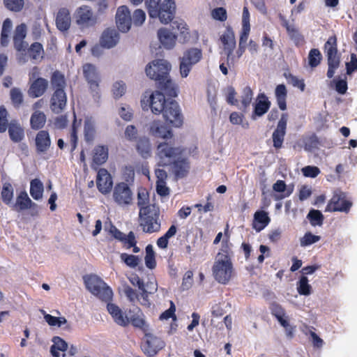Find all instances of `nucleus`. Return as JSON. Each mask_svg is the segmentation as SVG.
<instances>
[{
  "label": "nucleus",
  "mask_w": 357,
  "mask_h": 357,
  "mask_svg": "<svg viewBox=\"0 0 357 357\" xmlns=\"http://www.w3.org/2000/svg\"><path fill=\"white\" fill-rule=\"evenodd\" d=\"M185 149L175 146L169 142H162L158 145L157 155L158 166L169 167V171L176 179L185 177L190 169V162L184 155Z\"/></svg>",
  "instance_id": "nucleus-1"
},
{
  "label": "nucleus",
  "mask_w": 357,
  "mask_h": 357,
  "mask_svg": "<svg viewBox=\"0 0 357 357\" xmlns=\"http://www.w3.org/2000/svg\"><path fill=\"white\" fill-rule=\"evenodd\" d=\"M144 110L151 109L155 114H162L164 119L174 127L183 124V116L178 103L174 100H166L162 92L155 91L149 95L146 102L144 98L141 101Z\"/></svg>",
  "instance_id": "nucleus-2"
},
{
  "label": "nucleus",
  "mask_w": 357,
  "mask_h": 357,
  "mask_svg": "<svg viewBox=\"0 0 357 357\" xmlns=\"http://www.w3.org/2000/svg\"><path fill=\"white\" fill-rule=\"evenodd\" d=\"M172 66L165 59H155L145 68L146 75L155 81L158 87L170 97L177 96L178 89L169 76Z\"/></svg>",
  "instance_id": "nucleus-3"
},
{
  "label": "nucleus",
  "mask_w": 357,
  "mask_h": 357,
  "mask_svg": "<svg viewBox=\"0 0 357 357\" xmlns=\"http://www.w3.org/2000/svg\"><path fill=\"white\" fill-rule=\"evenodd\" d=\"M125 174L127 175L126 182L116 183L112 189L113 200L121 207L128 206L133 202V192L130 185L134 182V169L132 167H126Z\"/></svg>",
  "instance_id": "nucleus-4"
},
{
  "label": "nucleus",
  "mask_w": 357,
  "mask_h": 357,
  "mask_svg": "<svg viewBox=\"0 0 357 357\" xmlns=\"http://www.w3.org/2000/svg\"><path fill=\"white\" fill-rule=\"evenodd\" d=\"M149 15L151 18H159L163 24L172 21L175 15L174 0H144Z\"/></svg>",
  "instance_id": "nucleus-5"
},
{
  "label": "nucleus",
  "mask_w": 357,
  "mask_h": 357,
  "mask_svg": "<svg viewBox=\"0 0 357 357\" xmlns=\"http://www.w3.org/2000/svg\"><path fill=\"white\" fill-rule=\"evenodd\" d=\"M160 211L156 204H149L146 208L139 209V226L145 233L152 234L160 229Z\"/></svg>",
  "instance_id": "nucleus-6"
},
{
  "label": "nucleus",
  "mask_w": 357,
  "mask_h": 357,
  "mask_svg": "<svg viewBox=\"0 0 357 357\" xmlns=\"http://www.w3.org/2000/svg\"><path fill=\"white\" fill-rule=\"evenodd\" d=\"M86 288L95 296L104 302H110L113 297L112 289L96 275H85L83 278Z\"/></svg>",
  "instance_id": "nucleus-7"
},
{
  "label": "nucleus",
  "mask_w": 357,
  "mask_h": 357,
  "mask_svg": "<svg viewBox=\"0 0 357 357\" xmlns=\"http://www.w3.org/2000/svg\"><path fill=\"white\" fill-rule=\"evenodd\" d=\"M215 280L223 284H227L234 274V267L231 260L215 258L212 267Z\"/></svg>",
  "instance_id": "nucleus-8"
},
{
  "label": "nucleus",
  "mask_w": 357,
  "mask_h": 357,
  "mask_svg": "<svg viewBox=\"0 0 357 357\" xmlns=\"http://www.w3.org/2000/svg\"><path fill=\"white\" fill-rule=\"evenodd\" d=\"M83 75L89 85V91L95 100H99L100 77L95 66L86 63L83 66Z\"/></svg>",
  "instance_id": "nucleus-9"
},
{
  "label": "nucleus",
  "mask_w": 357,
  "mask_h": 357,
  "mask_svg": "<svg viewBox=\"0 0 357 357\" xmlns=\"http://www.w3.org/2000/svg\"><path fill=\"white\" fill-rule=\"evenodd\" d=\"M202 57V50L198 48H190L183 52L180 57V73L182 77L188 76L192 68L198 63Z\"/></svg>",
  "instance_id": "nucleus-10"
},
{
  "label": "nucleus",
  "mask_w": 357,
  "mask_h": 357,
  "mask_svg": "<svg viewBox=\"0 0 357 357\" xmlns=\"http://www.w3.org/2000/svg\"><path fill=\"white\" fill-rule=\"evenodd\" d=\"M269 309L271 314L278 320L280 324L284 328L286 335L292 338L294 335L296 326H291L289 322V317L286 314L285 310L281 305L276 302L271 303Z\"/></svg>",
  "instance_id": "nucleus-11"
},
{
  "label": "nucleus",
  "mask_w": 357,
  "mask_h": 357,
  "mask_svg": "<svg viewBox=\"0 0 357 357\" xmlns=\"http://www.w3.org/2000/svg\"><path fill=\"white\" fill-rule=\"evenodd\" d=\"M38 70L36 67L33 68V72L29 75L30 81L33 79L31 83L28 94L31 98H36L44 95L48 88V81L43 77H37Z\"/></svg>",
  "instance_id": "nucleus-12"
},
{
  "label": "nucleus",
  "mask_w": 357,
  "mask_h": 357,
  "mask_svg": "<svg viewBox=\"0 0 357 357\" xmlns=\"http://www.w3.org/2000/svg\"><path fill=\"white\" fill-rule=\"evenodd\" d=\"M352 202L348 200L343 192L335 193L326 205L325 212H343L348 213Z\"/></svg>",
  "instance_id": "nucleus-13"
},
{
  "label": "nucleus",
  "mask_w": 357,
  "mask_h": 357,
  "mask_svg": "<svg viewBox=\"0 0 357 357\" xmlns=\"http://www.w3.org/2000/svg\"><path fill=\"white\" fill-rule=\"evenodd\" d=\"M165 346V343L161 338L145 333L144 340L142 344V349L145 355L154 357Z\"/></svg>",
  "instance_id": "nucleus-14"
},
{
  "label": "nucleus",
  "mask_w": 357,
  "mask_h": 357,
  "mask_svg": "<svg viewBox=\"0 0 357 357\" xmlns=\"http://www.w3.org/2000/svg\"><path fill=\"white\" fill-rule=\"evenodd\" d=\"M324 52L327 56L328 66L339 67L340 63V56L337 50V40L335 35L328 38L324 44Z\"/></svg>",
  "instance_id": "nucleus-15"
},
{
  "label": "nucleus",
  "mask_w": 357,
  "mask_h": 357,
  "mask_svg": "<svg viewBox=\"0 0 357 357\" xmlns=\"http://www.w3.org/2000/svg\"><path fill=\"white\" fill-rule=\"evenodd\" d=\"M288 114L283 113L272 134L273 146L275 149L282 147L287 132Z\"/></svg>",
  "instance_id": "nucleus-16"
},
{
  "label": "nucleus",
  "mask_w": 357,
  "mask_h": 357,
  "mask_svg": "<svg viewBox=\"0 0 357 357\" xmlns=\"http://www.w3.org/2000/svg\"><path fill=\"white\" fill-rule=\"evenodd\" d=\"M36 153L39 155L45 154L50 149L52 140L50 135L47 130H40L36 134L34 138Z\"/></svg>",
  "instance_id": "nucleus-17"
},
{
  "label": "nucleus",
  "mask_w": 357,
  "mask_h": 357,
  "mask_svg": "<svg viewBox=\"0 0 357 357\" xmlns=\"http://www.w3.org/2000/svg\"><path fill=\"white\" fill-rule=\"evenodd\" d=\"M98 190L104 195L109 194L112 190L113 180L111 174L105 168L98 170L96 178Z\"/></svg>",
  "instance_id": "nucleus-18"
},
{
  "label": "nucleus",
  "mask_w": 357,
  "mask_h": 357,
  "mask_svg": "<svg viewBox=\"0 0 357 357\" xmlns=\"http://www.w3.org/2000/svg\"><path fill=\"white\" fill-rule=\"evenodd\" d=\"M116 23L117 28L121 32H128L132 24L130 12L126 6L118 8L116 13Z\"/></svg>",
  "instance_id": "nucleus-19"
},
{
  "label": "nucleus",
  "mask_w": 357,
  "mask_h": 357,
  "mask_svg": "<svg viewBox=\"0 0 357 357\" xmlns=\"http://www.w3.org/2000/svg\"><path fill=\"white\" fill-rule=\"evenodd\" d=\"M27 34V26L22 23L16 26L13 36V46L17 52H25L28 43L24 40Z\"/></svg>",
  "instance_id": "nucleus-20"
},
{
  "label": "nucleus",
  "mask_w": 357,
  "mask_h": 357,
  "mask_svg": "<svg viewBox=\"0 0 357 357\" xmlns=\"http://www.w3.org/2000/svg\"><path fill=\"white\" fill-rule=\"evenodd\" d=\"M67 96L65 90L58 89L53 91L50 98V107L54 114H60L66 107Z\"/></svg>",
  "instance_id": "nucleus-21"
},
{
  "label": "nucleus",
  "mask_w": 357,
  "mask_h": 357,
  "mask_svg": "<svg viewBox=\"0 0 357 357\" xmlns=\"http://www.w3.org/2000/svg\"><path fill=\"white\" fill-rule=\"evenodd\" d=\"M129 314V324L135 328L142 330L143 332L146 333L149 331V325L146 324L144 314L142 310L138 307H135L132 310H130Z\"/></svg>",
  "instance_id": "nucleus-22"
},
{
  "label": "nucleus",
  "mask_w": 357,
  "mask_h": 357,
  "mask_svg": "<svg viewBox=\"0 0 357 357\" xmlns=\"http://www.w3.org/2000/svg\"><path fill=\"white\" fill-rule=\"evenodd\" d=\"M75 18L78 24L85 26H92L96 22V18L93 16L91 9L87 6L77 8Z\"/></svg>",
  "instance_id": "nucleus-23"
},
{
  "label": "nucleus",
  "mask_w": 357,
  "mask_h": 357,
  "mask_svg": "<svg viewBox=\"0 0 357 357\" xmlns=\"http://www.w3.org/2000/svg\"><path fill=\"white\" fill-rule=\"evenodd\" d=\"M220 40L224 46V50L227 54V62H229L236 47L234 33L231 27H227L224 33L220 36Z\"/></svg>",
  "instance_id": "nucleus-24"
},
{
  "label": "nucleus",
  "mask_w": 357,
  "mask_h": 357,
  "mask_svg": "<svg viewBox=\"0 0 357 357\" xmlns=\"http://www.w3.org/2000/svg\"><path fill=\"white\" fill-rule=\"evenodd\" d=\"M150 134L158 138L169 139L173 136L171 128L159 121H153L149 128Z\"/></svg>",
  "instance_id": "nucleus-25"
},
{
  "label": "nucleus",
  "mask_w": 357,
  "mask_h": 357,
  "mask_svg": "<svg viewBox=\"0 0 357 357\" xmlns=\"http://www.w3.org/2000/svg\"><path fill=\"white\" fill-rule=\"evenodd\" d=\"M36 207L37 204L31 201L25 190H22L17 195L15 202L12 204V208L17 212Z\"/></svg>",
  "instance_id": "nucleus-26"
},
{
  "label": "nucleus",
  "mask_w": 357,
  "mask_h": 357,
  "mask_svg": "<svg viewBox=\"0 0 357 357\" xmlns=\"http://www.w3.org/2000/svg\"><path fill=\"white\" fill-rule=\"evenodd\" d=\"M158 39L165 49L171 50L175 45L177 36L166 28H161L158 31Z\"/></svg>",
  "instance_id": "nucleus-27"
},
{
  "label": "nucleus",
  "mask_w": 357,
  "mask_h": 357,
  "mask_svg": "<svg viewBox=\"0 0 357 357\" xmlns=\"http://www.w3.org/2000/svg\"><path fill=\"white\" fill-rule=\"evenodd\" d=\"M119 39V33L115 29L107 28L102 32L100 43L103 47L111 48L116 45Z\"/></svg>",
  "instance_id": "nucleus-28"
},
{
  "label": "nucleus",
  "mask_w": 357,
  "mask_h": 357,
  "mask_svg": "<svg viewBox=\"0 0 357 357\" xmlns=\"http://www.w3.org/2000/svg\"><path fill=\"white\" fill-rule=\"evenodd\" d=\"M258 98L259 100L254 106V110L252 114V118L253 119H255V116H263L268 111L271 107V102L264 93H260L258 96Z\"/></svg>",
  "instance_id": "nucleus-29"
},
{
  "label": "nucleus",
  "mask_w": 357,
  "mask_h": 357,
  "mask_svg": "<svg viewBox=\"0 0 357 357\" xmlns=\"http://www.w3.org/2000/svg\"><path fill=\"white\" fill-rule=\"evenodd\" d=\"M271 219L267 212L259 210L254 214L252 223V228L257 232L263 230L270 222Z\"/></svg>",
  "instance_id": "nucleus-30"
},
{
  "label": "nucleus",
  "mask_w": 357,
  "mask_h": 357,
  "mask_svg": "<svg viewBox=\"0 0 357 357\" xmlns=\"http://www.w3.org/2000/svg\"><path fill=\"white\" fill-rule=\"evenodd\" d=\"M10 140L14 143L20 142L24 137V130L17 120H12L7 128Z\"/></svg>",
  "instance_id": "nucleus-31"
},
{
  "label": "nucleus",
  "mask_w": 357,
  "mask_h": 357,
  "mask_svg": "<svg viewBox=\"0 0 357 357\" xmlns=\"http://www.w3.org/2000/svg\"><path fill=\"white\" fill-rule=\"evenodd\" d=\"M70 15L68 9L61 8L56 17V25L61 31H67L70 26Z\"/></svg>",
  "instance_id": "nucleus-32"
},
{
  "label": "nucleus",
  "mask_w": 357,
  "mask_h": 357,
  "mask_svg": "<svg viewBox=\"0 0 357 357\" xmlns=\"http://www.w3.org/2000/svg\"><path fill=\"white\" fill-rule=\"evenodd\" d=\"M82 119L78 121L74 113V119L70 130L69 142L70 145V153L76 149L78 144V130L81 126Z\"/></svg>",
  "instance_id": "nucleus-33"
},
{
  "label": "nucleus",
  "mask_w": 357,
  "mask_h": 357,
  "mask_svg": "<svg viewBox=\"0 0 357 357\" xmlns=\"http://www.w3.org/2000/svg\"><path fill=\"white\" fill-rule=\"evenodd\" d=\"M136 142V149L139 155L145 159L149 158L151 155V146L149 138L141 137Z\"/></svg>",
  "instance_id": "nucleus-34"
},
{
  "label": "nucleus",
  "mask_w": 357,
  "mask_h": 357,
  "mask_svg": "<svg viewBox=\"0 0 357 357\" xmlns=\"http://www.w3.org/2000/svg\"><path fill=\"white\" fill-rule=\"evenodd\" d=\"M50 84L53 91L64 90L66 86V80L63 73L59 70L54 71L50 77Z\"/></svg>",
  "instance_id": "nucleus-35"
},
{
  "label": "nucleus",
  "mask_w": 357,
  "mask_h": 357,
  "mask_svg": "<svg viewBox=\"0 0 357 357\" xmlns=\"http://www.w3.org/2000/svg\"><path fill=\"white\" fill-rule=\"evenodd\" d=\"M13 29V22L10 18L3 20L1 36L0 43L2 47H7L10 41V34Z\"/></svg>",
  "instance_id": "nucleus-36"
},
{
  "label": "nucleus",
  "mask_w": 357,
  "mask_h": 357,
  "mask_svg": "<svg viewBox=\"0 0 357 357\" xmlns=\"http://www.w3.org/2000/svg\"><path fill=\"white\" fill-rule=\"evenodd\" d=\"M108 158V148L107 146L98 145L93 149V162L101 165L105 163Z\"/></svg>",
  "instance_id": "nucleus-37"
},
{
  "label": "nucleus",
  "mask_w": 357,
  "mask_h": 357,
  "mask_svg": "<svg viewBox=\"0 0 357 357\" xmlns=\"http://www.w3.org/2000/svg\"><path fill=\"white\" fill-rule=\"evenodd\" d=\"M275 95L279 108L284 111L287 109V90L284 84H278L275 90Z\"/></svg>",
  "instance_id": "nucleus-38"
},
{
  "label": "nucleus",
  "mask_w": 357,
  "mask_h": 357,
  "mask_svg": "<svg viewBox=\"0 0 357 357\" xmlns=\"http://www.w3.org/2000/svg\"><path fill=\"white\" fill-rule=\"evenodd\" d=\"M46 123V116L41 111L34 112L30 119L31 128L34 130H40Z\"/></svg>",
  "instance_id": "nucleus-39"
},
{
  "label": "nucleus",
  "mask_w": 357,
  "mask_h": 357,
  "mask_svg": "<svg viewBox=\"0 0 357 357\" xmlns=\"http://www.w3.org/2000/svg\"><path fill=\"white\" fill-rule=\"evenodd\" d=\"M95 123L91 118H86L84 123V140L88 142H92L96 135Z\"/></svg>",
  "instance_id": "nucleus-40"
},
{
  "label": "nucleus",
  "mask_w": 357,
  "mask_h": 357,
  "mask_svg": "<svg viewBox=\"0 0 357 357\" xmlns=\"http://www.w3.org/2000/svg\"><path fill=\"white\" fill-rule=\"evenodd\" d=\"M43 191V183L39 178H34L31 181L30 195L35 200H39L42 199Z\"/></svg>",
  "instance_id": "nucleus-41"
},
{
  "label": "nucleus",
  "mask_w": 357,
  "mask_h": 357,
  "mask_svg": "<svg viewBox=\"0 0 357 357\" xmlns=\"http://www.w3.org/2000/svg\"><path fill=\"white\" fill-rule=\"evenodd\" d=\"M53 344L50 347L51 354L54 357H59L58 351H65L68 349L67 342L59 336L52 338Z\"/></svg>",
  "instance_id": "nucleus-42"
},
{
  "label": "nucleus",
  "mask_w": 357,
  "mask_h": 357,
  "mask_svg": "<svg viewBox=\"0 0 357 357\" xmlns=\"http://www.w3.org/2000/svg\"><path fill=\"white\" fill-rule=\"evenodd\" d=\"M231 243H230L228 239H222L221 243V248L215 258L231 260Z\"/></svg>",
  "instance_id": "nucleus-43"
},
{
  "label": "nucleus",
  "mask_w": 357,
  "mask_h": 357,
  "mask_svg": "<svg viewBox=\"0 0 357 357\" xmlns=\"http://www.w3.org/2000/svg\"><path fill=\"white\" fill-rule=\"evenodd\" d=\"M273 190L275 192H280L281 194L275 196L276 200L282 199L288 197L291 194V190H287V185L284 181L278 180L273 185Z\"/></svg>",
  "instance_id": "nucleus-44"
},
{
  "label": "nucleus",
  "mask_w": 357,
  "mask_h": 357,
  "mask_svg": "<svg viewBox=\"0 0 357 357\" xmlns=\"http://www.w3.org/2000/svg\"><path fill=\"white\" fill-rule=\"evenodd\" d=\"M176 231V227L172 225L166 233L157 240V245L161 249L167 248L169 243V239L174 236Z\"/></svg>",
  "instance_id": "nucleus-45"
},
{
  "label": "nucleus",
  "mask_w": 357,
  "mask_h": 357,
  "mask_svg": "<svg viewBox=\"0 0 357 357\" xmlns=\"http://www.w3.org/2000/svg\"><path fill=\"white\" fill-rule=\"evenodd\" d=\"M13 192V188L10 183L6 182L3 184L1 195L2 201L5 204L10 205L12 203Z\"/></svg>",
  "instance_id": "nucleus-46"
},
{
  "label": "nucleus",
  "mask_w": 357,
  "mask_h": 357,
  "mask_svg": "<svg viewBox=\"0 0 357 357\" xmlns=\"http://www.w3.org/2000/svg\"><path fill=\"white\" fill-rule=\"evenodd\" d=\"M308 65L312 68L317 67L322 60V55L319 49L313 48L308 54Z\"/></svg>",
  "instance_id": "nucleus-47"
},
{
  "label": "nucleus",
  "mask_w": 357,
  "mask_h": 357,
  "mask_svg": "<svg viewBox=\"0 0 357 357\" xmlns=\"http://www.w3.org/2000/svg\"><path fill=\"white\" fill-rule=\"evenodd\" d=\"M10 98L13 105L15 108H19L24 101L23 94L21 90L17 87L10 89Z\"/></svg>",
  "instance_id": "nucleus-48"
},
{
  "label": "nucleus",
  "mask_w": 357,
  "mask_h": 357,
  "mask_svg": "<svg viewBox=\"0 0 357 357\" xmlns=\"http://www.w3.org/2000/svg\"><path fill=\"white\" fill-rule=\"evenodd\" d=\"M145 265L149 269H153L156 266L155 252L151 245L146 247Z\"/></svg>",
  "instance_id": "nucleus-49"
},
{
  "label": "nucleus",
  "mask_w": 357,
  "mask_h": 357,
  "mask_svg": "<svg viewBox=\"0 0 357 357\" xmlns=\"http://www.w3.org/2000/svg\"><path fill=\"white\" fill-rule=\"evenodd\" d=\"M5 7L13 12L21 11L24 6V0H3Z\"/></svg>",
  "instance_id": "nucleus-50"
},
{
  "label": "nucleus",
  "mask_w": 357,
  "mask_h": 357,
  "mask_svg": "<svg viewBox=\"0 0 357 357\" xmlns=\"http://www.w3.org/2000/svg\"><path fill=\"white\" fill-rule=\"evenodd\" d=\"M307 218L309 219L310 224L312 226L319 225L321 226L323 224L324 215L318 210L312 209L310 211Z\"/></svg>",
  "instance_id": "nucleus-51"
},
{
  "label": "nucleus",
  "mask_w": 357,
  "mask_h": 357,
  "mask_svg": "<svg viewBox=\"0 0 357 357\" xmlns=\"http://www.w3.org/2000/svg\"><path fill=\"white\" fill-rule=\"evenodd\" d=\"M253 93L250 86H245L243 90V93L241 96V102L242 107L241 109L245 110L251 103L252 100Z\"/></svg>",
  "instance_id": "nucleus-52"
},
{
  "label": "nucleus",
  "mask_w": 357,
  "mask_h": 357,
  "mask_svg": "<svg viewBox=\"0 0 357 357\" xmlns=\"http://www.w3.org/2000/svg\"><path fill=\"white\" fill-rule=\"evenodd\" d=\"M27 50L29 55L32 59H38L44 52L42 44L38 42L32 43Z\"/></svg>",
  "instance_id": "nucleus-53"
},
{
  "label": "nucleus",
  "mask_w": 357,
  "mask_h": 357,
  "mask_svg": "<svg viewBox=\"0 0 357 357\" xmlns=\"http://www.w3.org/2000/svg\"><path fill=\"white\" fill-rule=\"evenodd\" d=\"M298 292L301 295L307 296L311 293V286L308 283V279L305 276H302L298 282L297 287Z\"/></svg>",
  "instance_id": "nucleus-54"
},
{
  "label": "nucleus",
  "mask_w": 357,
  "mask_h": 357,
  "mask_svg": "<svg viewBox=\"0 0 357 357\" xmlns=\"http://www.w3.org/2000/svg\"><path fill=\"white\" fill-rule=\"evenodd\" d=\"M121 259L130 268L137 267L140 262V259L138 256L128 255L126 253H122L121 255Z\"/></svg>",
  "instance_id": "nucleus-55"
},
{
  "label": "nucleus",
  "mask_w": 357,
  "mask_h": 357,
  "mask_svg": "<svg viewBox=\"0 0 357 357\" xmlns=\"http://www.w3.org/2000/svg\"><path fill=\"white\" fill-rule=\"evenodd\" d=\"M149 195L145 188H142L137 192V206L139 209L149 205Z\"/></svg>",
  "instance_id": "nucleus-56"
},
{
  "label": "nucleus",
  "mask_w": 357,
  "mask_h": 357,
  "mask_svg": "<svg viewBox=\"0 0 357 357\" xmlns=\"http://www.w3.org/2000/svg\"><path fill=\"white\" fill-rule=\"evenodd\" d=\"M8 116L6 108L3 105L0 106V133L5 132L9 126Z\"/></svg>",
  "instance_id": "nucleus-57"
},
{
  "label": "nucleus",
  "mask_w": 357,
  "mask_h": 357,
  "mask_svg": "<svg viewBox=\"0 0 357 357\" xmlns=\"http://www.w3.org/2000/svg\"><path fill=\"white\" fill-rule=\"evenodd\" d=\"M173 29H176L179 31V33L181 36L183 37L184 39H186L189 37V29L185 22L183 21H174L172 24Z\"/></svg>",
  "instance_id": "nucleus-58"
},
{
  "label": "nucleus",
  "mask_w": 357,
  "mask_h": 357,
  "mask_svg": "<svg viewBox=\"0 0 357 357\" xmlns=\"http://www.w3.org/2000/svg\"><path fill=\"white\" fill-rule=\"evenodd\" d=\"M320 238L321 237L319 236L314 235L311 232H306L303 237L301 238V245L303 247L310 245L319 241Z\"/></svg>",
  "instance_id": "nucleus-59"
},
{
  "label": "nucleus",
  "mask_w": 357,
  "mask_h": 357,
  "mask_svg": "<svg viewBox=\"0 0 357 357\" xmlns=\"http://www.w3.org/2000/svg\"><path fill=\"white\" fill-rule=\"evenodd\" d=\"M45 321L50 326L60 327L61 325L66 324L67 320L65 317H56L52 316L51 314H46L44 317Z\"/></svg>",
  "instance_id": "nucleus-60"
},
{
  "label": "nucleus",
  "mask_w": 357,
  "mask_h": 357,
  "mask_svg": "<svg viewBox=\"0 0 357 357\" xmlns=\"http://www.w3.org/2000/svg\"><path fill=\"white\" fill-rule=\"evenodd\" d=\"M146 20V13L142 9H137L134 11L132 17V23L135 26H141Z\"/></svg>",
  "instance_id": "nucleus-61"
},
{
  "label": "nucleus",
  "mask_w": 357,
  "mask_h": 357,
  "mask_svg": "<svg viewBox=\"0 0 357 357\" xmlns=\"http://www.w3.org/2000/svg\"><path fill=\"white\" fill-rule=\"evenodd\" d=\"M126 86L122 81L116 82L113 84L112 93L115 98L121 97L126 92Z\"/></svg>",
  "instance_id": "nucleus-62"
},
{
  "label": "nucleus",
  "mask_w": 357,
  "mask_h": 357,
  "mask_svg": "<svg viewBox=\"0 0 357 357\" xmlns=\"http://www.w3.org/2000/svg\"><path fill=\"white\" fill-rule=\"evenodd\" d=\"M125 137L130 142L137 141V129L133 125H129L126 128Z\"/></svg>",
  "instance_id": "nucleus-63"
},
{
  "label": "nucleus",
  "mask_w": 357,
  "mask_h": 357,
  "mask_svg": "<svg viewBox=\"0 0 357 357\" xmlns=\"http://www.w3.org/2000/svg\"><path fill=\"white\" fill-rule=\"evenodd\" d=\"M346 70L347 75H351L354 72L357 71V56L354 53L351 54V60L346 63Z\"/></svg>",
  "instance_id": "nucleus-64"
}]
</instances>
